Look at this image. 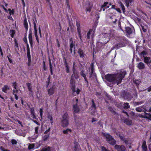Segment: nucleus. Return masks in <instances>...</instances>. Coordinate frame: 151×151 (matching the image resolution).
Instances as JSON below:
<instances>
[{"instance_id":"obj_29","label":"nucleus","mask_w":151,"mask_h":151,"mask_svg":"<svg viewBox=\"0 0 151 151\" xmlns=\"http://www.w3.org/2000/svg\"><path fill=\"white\" fill-rule=\"evenodd\" d=\"M73 42H71L70 43V51L71 53H72V48L73 47Z\"/></svg>"},{"instance_id":"obj_64","label":"nucleus","mask_w":151,"mask_h":151,"mask_svg":"<svg viewBox=\"0 0 151 151\" xmlns=\"http://www.w3.org/2000/svg\"><path fill=\"white\" fill-rule=\"evenodd\" d=\"M147 91L148 92L151 91V87H150L148 88Z\"/></svg>"},{"instance_id":"obj_14","label":"nucleus","mask_w":151,"mask_h":151,"mask_svg":"<svg viewBox=\"0 0 151 151\" xmlns=\"http://www.w3.org/2000/svg\"><path fill=\"white\" fill-rule=\"evenodd\" d=\"M144 62L147 64L150 63H151V59L150 57H145L144 58Z\"/></svg>"},{"instance_id":"obj_8","label":"nucleus","mask_w":151,"mask_h":151,"mask_svg":"<svg viewBox=\"0 0 151 151\" xmlns=\"http://www.w3.org/2000/svg\"><path fill=\"white\" fill-rule=\"evenodd\" d=\"M114 148L117 151H124L126 150V147L124 145H116L114 146Z\"/></svg>"},{"instance_id":"obj_9","label":"nucleus","mask_w":151,"mask_h":151,"mask_svg":"<svg viewBox=\"0 0 151 151\" xmlns=\"http://www.w3.org/2000/svg\"><path fill=\"white\" fill-rule=\"evenodd\" d=\"M138 115L139 117L148 118L151 120V114H150L145 112L144 115H143L141 114H139Z\"/></svg>"},{"instance_id":"obj_1","label":"nucleus","mask_w":151,"mask_h":151,"mask_svg":"<svg viewBox=\"0 0 151 151\" xmlns=\"http://www.w3.org/2000/svg\"><path fill=\"white\" fill-rule=\"evenodd\" d=\"M126 74L124 70L121 71L117 74H108L105 76V79L108 81L117 85L121 83L123 78Z\"/></svg>"},{"instance_id":"obj_60","label":"nucleus","mask_w":151,"mask_h":151,"mask_svg":"<svg viewBox=\"0 0 151 151\" xmlns=\"http://www.w3.org/2000/svg\"><path fill=\"white\" fill-rule=\"evenodd\" d=\"M14 96H15V99L17 100H18V97L17 96V95L16 94H14Z\"/></svg>"},{"instance_id":"obj_23","label":"nucleus","mask_w":151,"mask_h":151,"mask_svg":"<svg viewBox=\"0 0 151 151\" xmlns=\"http://www.w3.org/2000/svg\"><path fill=\"white\" fill-rule=\"evenodd\" d=\"M80 74L81 76H82L84 78L85 80L86 81H87L86 78V75L84 73V71L83 70H82L80 73Z\"/></svg>"},{"instance_id":"obj_52","label":"nucleus","mask_w":151,"mask_h":151,"mask_svg":"<svg viewBox=\"0 0 151 151\" xmlns=\"http://www.w3.org/2000/svg\"><path fill=\"white\" fill-rule=\"evenodd\" d=\"M34 29L35 30H37V27L36 23L35 22H34Z\"/></svg>"},{"instance_id":"obj_26","label":"nucleus","mask_w":151,"mask_h":151,"mask_svg":"<svg viewBox=\"0 0 151 151\" xmlns=\"http://www.w3.org/2000/svg\"><path fill=\"white\" fill-rule=\"evenodd\" d=\"M24 24L25 29L27 30L28 29V24L27 22V20L26 19H25L24 20Z\"/></svg>"},{"instance_id":"obj_36","label":"nucleus","mask_w":151,"mask_h":151,"mask_svg":"<svg viewBox=\"0 0 151 151\" xmlns=\"http://www.w3.org/2000/svg\"><path fill=\"white\" fill-rule=\"evenodd\" d=\"M134 82L137 85H139L140 83V81L139 80H135Z\"/></svg>"},{"instance_id":"obj_53","label":"nucleus","mask_w":151,"mask_h":151,"mask_svg":"<svg viewBox=\"0 0 151 151\" xmlns=\"http://www.w3.org/2000/svg\"><path fill=\"white\" fill-rule=\"evenodd\" d=\"M142 29L144 32H145L147 31L146 28H145V27L142 26H141Z\"/></svg>"},{"instance_id":"obj_18","label":"nucleus","mask_w":151,"mask_h":151,"mask_svg":"<svg viewBox=\"0 0 151 151\" xmlns=\"http://www.w3.org/2000/svg\"><path fill=\"white\" fill-rule=\"evenodd\" d=\"M9 89V88L7 85H5L2 88V91L5 93H7V90Z\"/></svg>"},{"instance_id":"obj_59","label":"nucleus","mask_w":151,"mask_h":151,"mask_svg":"<svg viewBox=\"0 0 151 151\" xmlns=\"http://www.w3.org/2000/svg\"><path fill=\"white\" fill-rule=\"evenodd\" d=\"M26 43L27 44V50H29V45H28V42H27V43Z\"/></svg>"},{"instance_id":"obj_37","label":"nucleus","mask_w":151,"mask_h":151,"mask_svg":"<svg viewBox=\"0 0 151 151\" xmlns=\"http://www.w3.org/2000/svg\"><path fill=\"white\" fill-rule=\"evenodd\" d=\"M65 66L66 68V71L67 73H68L69 72V66L67 63L65 65Z\"/></svg>"},{"instance_id":"obj_10","label":"nucleus","mask_w":151,"mask_h":151,"mask_svg":"<svg viewBox=\"0 0 151 151\" xmlns=\"http://www.w3.org/2000/svg\"><path fill=\"white\" fill-rule=\"evenodd\" d=\"M28 38L29 42L30 45L31 47H32L33 44V40L32 37V33L31 32H29V34L28 35Z\"/></svg>"},{"instance_id":"obj_16","label":"nucleus","mask_w":151,"mask_h":151,"mask_svg":"<svg viewBox=\"0 0 151 151\" xmlns=\"http://www.w3.org/2000/svg\"><path fill=\"white\" fill-rule=\"evenodd\" d=\"M34 108H30V112L31 114L32 115V117L34 119L36 118V116L35 115V112Z\"/></svg>"},{"instance_id":"obj_24","label":"nucleus","mask_w":151,"mask_h":151,"mask_svg":"<svg viewBox=\"0 0 151 151\" xmlns=\"http://www.w3.org/2000/svg\"><path fill=\"white\" fill-rule=\"evenodd\" d=\"M72 132V130L70 129H68L65 130H64L63 133L64 134H68Z\"/></svg>"},{"instance_id":"obj_4","label":"nucleus","mask_w":151,"mask_h":151,"mask_svg":"<svg viewBox=\"0 0 151 151\" xmlns=\"http://www.w3.org/2000/svg\"><path fill=\"white\" fill-rule=\"evenodd\" d=\"M103 135L105 137L106 140L108 143L112 145H114L116 143V140L109 134L103 133Z\"/></svg>"},{"instance_id":"obj_49","label":"nucleus","mask_w":151,"mask_h":151,"mask_svg":"<svg viewBox=\"0 0 151 151\" xmlns=\"http://www.w3.org/2000/svg\"><path fill=\"white\" fill-rule=\"evenodd\" d=\"M39 129L38 127H36L35 128V133L37 134L38 133V130Z\"/></svg>"},{"instance_id":"obj_45","label":"nucleus","mask_w":151,"mask_h":151,"mask_svg":"<svg viewBox=\"0 0 151 151\" xmlns=\"http://www.w3.org/2000/svg\"><path fill=\"white\" fill-rule=\"evenodd\" d=\"M11 142L13 145L16 144L17 143V141L14 139H12V140Z\"/></svg>"},{"instance_id":"obj_58","label":"nucleus","mask_w":151,"mask_h":151,"mask_svg":"<svg viewBox=\"0 0 151 151\" xmlns=\"http://www.w3.org/2000/svg\"><path fill=\"white\" fill-rule=\"evenodd\" d=\"M24 41L25 43H27V40L26 38H24Z\"/></svg>"},{"instance_id":"obj_15","label":"nucleus","mask_w":151,"mask_h":151,"mask_svg":"<svg viewBox=\"0 0 151 151\" xmlns=\"http://www.w3.org/2000/svg\"><path fill=\"white\" fill-rule=\"evenodd\" d=\"M27 85L29 91H30V94H32L33 91L32 90V86L30 83H27Z\"/></svg>"},{"instance_id":"obj_46","label":"nucleus","mask_w":151,"mask_h":151,"mask_svg":"<svg viewBox=\"0 0 151 151\" xmlns=\"http://www.w3.org/2000/svg\"><path fill=\"white\" fill-rule=\"evenodd\" d=\"M46 2L47 3L48 5L50 6H51V5L50 1H52V0H46Z\"/></svg>"},{"instance_id":"obj_20","label":"nucleus","mask_w":151,"mask_h":151,"mask_svg":"<svg viewBox=\"0 0 151 151\" xmlns=\"http://www.w3.org/2000/svg\"><path fill=\"white\" fill-rule=\"evenodd\" d=\"M78 53L79 54L81 58H83L84 57V55L83 53L82 50L79 49L78 50Z\"/></svg>"},{"instance_id":"obj_57","label":"nucleus","mask_w":151,"mask_h":151,"mask_svg":"<svg viewBox=\"0 0 151 151\" xmlns=\"http://www.w3.org/2000/svg\"><path fill=\"white\" fill-rule=\"evenodd\" d=\"M35 37H37L38 36L37 30H35Z\"/></svg>"},{"instance_id":"obj_6","label":"nucleus","mask_w":151,"mask_h":151,"mask_svg":"<svg viewBox=\"0 0 151 151\" xmlns=\"http://www.w3.org/2000/svg\"><path fill=\"white\" fill-rule=\"evenodd\" d=\"M78 99L76 98H75L73 99V111L75 113H78L80 111V109L77 106V102Z\"/></svg>"},{"instance_id":"obj_7","label":"nucleus","mask_w":151,"mask_h":151,"mask_svg":"<svg viewBox=\"0 0 151 151\" xmlns=\"http://www.w3.org/2000/svg\"><path fill=\"white\" fill-rule=\"evenodd\" d=\"M119 136L120 139L124 141V142L126 145H130L133 142V140L132 139H126L123 136L120 135H119Z\"/></svg>"},{"instance_id":"obj_56","label":"nucleus","mask_w":151,"mask_h":151,"mask_svg":"<svg viewBox=\"0 0 151 151\" xmlns=\"http://www.w3.org/2000/svg\"><path fill=\"white\" fill-rule=\"evenodd\" d=\"M69 0H66V4H67L68 7V8H69L70 6H69Z\"/></svg>"},{"instance_id":"obj_3","label":"nucleus","mask_w":151,"mask_h":151,"mask_svg":"<svg viewBox=\"0 0 151 151\" xmlns=\"http://www.w3.org/2000/svg\"><path fill=\"white\" fill-rule=\"evenodd\" d=\"M62 120L61 122V126L65 127L68 125V115L67 113H65L62 115Z\"/></svg>"},{"instance_id":"obj_39","label":"nucleus","mask_w":151,"mask_h":151,"mask_svg":"<svg viewBox=\"0 0 151 151\" xmlns=\"http://www.w3.org/2000/svg\"><path fill=\"white\" fill-rule=\"evenodd\" d=\"M15 32L14 30H12L11 31V36L12 37H13L14 35L15 34Z\"/></svg>"},{"instance_id":"obj_40","label":"nucleus","mask_w":151,"mask_h":151,"mask_svg":"<svg viewBox=\"0 0 151 151\" xmlns=\"http://www.w3.org/2000/svg\"><path fill=\"white\" fill-rule=\"evenodd\" d=\"M8 11L9 12V13L10 15H11L12 14H14L13 10H12L10 9H8Z\"/></svg>"},{"instance_id":"obj_41","label":"nucleus","mask_w":151,"mask_h":151,"mask_svg":"<svg viewBox=\"0 0 151 151\" xmlns=\"http://www.w3.org/2000/svg\"><path fill=\"white\" fill-rule=\"evenodd\" d=\"M27 56H28V58L29 62H30L31 60H30V59H29L30 58V55L29 50H27Z\"/></svg>"},{"instance_id":"obj_54","label":"nucleus","mask_w":151,"mask_h":151,"mask_svg":"<svg viewBox=\"0 0 151 151\" xmlns=\"http://www.w3.org/2000/svg\"><path fill=\"white\" fill-rule=\"evenodd\" d=\"M13 86H14V89H16L17 88L16 86H17V84L16 83H13Z\"/></svg>"},{"instance_id":"obj_38","label":"nucleus","mask_w":151,"mask_h":151,"mask_svg":"<svg viewBox=\"0 0 151 151\" xmlns=\"http://www.w3.org/2000/svg\"><path fill=\"white\" fill-rule=\"evenodd\" d=\"M50 67L51 74V75H52V65L50 61Z\"/></svg>"},{"instance_id":"obj_28","label":"nucleus","mask_w":151,"mask_h":151,"mask_svg":"<svg viewBox=\"0 0 151 151\" xmlns=\"http://www.w3.org/2000/svg\"><path fill=\"white\" fill-rule=\"evenodd\" d=\"M49 134L47 135H45L42 137V139L44 141L47 140L48 138L49 137Z\"/></svg>"},{"instance_id":"obj_17","label":"nucleus","mask_w":151,"mask_h":151,"mask_svg":"<svg viewBox=\"0 0 151 151\" xmlns=\"http://www.w3.org/2000/svg\"><path fill=\"white\" fill-rule=\"evenodd\" d=\"M142 148L143 151H147V146L146 145V142L145 141L143 142Z\"/></svg>"},{"instance_id":"obj_43","label":"nucleus","mask_w":151,"mask_h":151,"mask_svg":"<svg viewBox=\"0 0 151 151\" xmlns=\"http://www.w3.org/2000/svg\"><path fill=\"white\" fill-rule=\"evenodd\" d=\"M147 54V53L145 51H142V52L140 54V55L141 56H144L145 55H146Z\"/></svg>"},{"instance_id":"obj_2","label":"nucleus","mask_w":151,"mask_h":151,"mask_svg":"<svg viewBox=\"0 0 151 151\" xmlns=\"http://www.w3.org/2000/svg\"><path fill=\"white\" fill-rule=\"evenodd\" d=\"M78 75L77 73L74 72L72 75L70 81V86L72 90L73 94L74 95L79 94L80 91L79 89L77 88V90L75 89V81L74 78L78 79Z\"/></svg>"},{"instance_id":"obj_11","label":"nucleus","mask_w":151,"mask_h":151,"mask_svg":"<svg viewBox=\"0 0 151 151\" xmlns=\"http://www.w3.org/2000/svg\"><path fill=\"white\" fill-rule=\"evenodd\" d=\"M108 3L107 2H105L101 6V9L100 11L103 10V11H104L105 9L108 8L109 7V6H107Z\"/></svg>"},{"instance_id":"obj_30","label":"nucleus","mask_w":151,"mask_h":151,"mask_svg":"<svg viewBox=\"0 0 151 151\" xmlns=\"http://www.w3.org/2000/svg\"><path fill=\"white\" fill-rule=\"evenodd\" d=\"M130 106L129 105V104L128 103H126L124 104V108L125 109H128L129 108Z\"/></svg>"},{"instance_id":"obj_51","label":"nucleus","mask_w":151,"mask_h":151,"mask_svg":"<svg viewBox=\"0 0 151 151\" xmlns=\"http://www.w3.org/2000/svg\"><path fill=\"white\" fill-rule=\"evenodd\" d=\"M50 127L47 130H46L45 131V132H44V134H47V133H48L50 131Z\"/></svg>"},{"instance_id":"obj_47","label":"nucleus","mask_w":151,"mask_h":151,"mask_svg":"<svg viewBox=\"0 0 151 151\" xmlns=\"http://www.w3.org/2000/svg\"><path fill=\"white\" fill-rule=\"evenodd\" d=\"M136 110L137 111L141 112L142 111V109L140 108L137 107L136 108Z\"/></svg>"},{"instance_id":"obj_27","label":"nucleus","mask_w":151,"mask_h":151,"mask_svg":"<svg viewBox=\"0 0 151 151\" xmlns=\"http://www.w3.org/2000/svg\"><path fill=\"white\" fill-rule=\"evenodd\" d=\"M124 122L126 124L128 125H131L132 124L131 121L127 119H125L124 121Z\"/></svg>"},{"instance_id":"obj_13","label":"nucleus","mask_w":151,"mask_h":151,"mask_svg":"<svg viewBox=\"0 0 151 151\" xmlns=\"http://www.w3.org/2000/svg\"><path fill=\"white\" fill-rule=\"evenodd\" d=\"M137 67L139 69H143L145 68V65L142 62H140L137 64Z\"/></svg>"},{"instance_id":"obj_5","label":"nucleus","mask_w":151,"mask_h":151,"mask_svg":"<svg viewBox=\"0 0 151 151\" xmlns=\"http://www.w3.org/2000/svg\"><path fill=\"white\" fill-rule=\"evenodd\" d=\"M126 31L127 35L128 37L132 38L134 37V33L133 28L131 29L129 27H126Z\"/></svg>"},{"instance_id":"obj_19","label":"nucleus","mask_w":151,"mask_h":151,"mask_svg":"<svg viewBox=\"0 0 151 151\" xmlns=\"http://www.w3.org/2000/svg\"><path fill=\"white\" fill-rule=\"evenodd\" d=\"M110 18L111 19L113 23H115L117 21L116 17L114 15H113L111 17H110Z\"/></svg>"},{"instance_id":"obj_61","label":"nucleus","mask_w":151,"mask_h":151,"mask_svg":"<svg viewBox=\"0 0 151 151\" xmlns=\"http://www.w3.org/2000/svg\"><path fill=\"white\" fill-rule=\"evenodd\" d=\"M11 15H10L8 17V18L9 19H10V20H12V17L11 16Z\"/></svg>"},{"instance_id":"obj_34","label":"nucleus","mask_w":151,"mask_h":151,"mask_svg":"<svg viewBox=\"0 0 151 151\" xmlns=\"http://www.w3.org/2000/svg\"><path fill=\"white\" fill-rule=\"evenodd\" d=\"M38 134H37L36 136H35V138H33L31 137H29V139L30 141L32 142L33 140H34L35 139H36L37 138V137H38Z\"/></svg>"},{"instance_id":"obj_32","label":"nucleus","mask_w":151,"mask_h":151,"mask_svg":"<svg viewBox=\"0 0 151 151\" xmlns=\"http://www.w3.org/2000/svg\"><path fill=\"white\" fill-rule=\"evenodd\" d=\"M43 109L42 108H41L39 112L40 114V116L41 119H42V117L43 116Z\"/></svg>"},{"instance_id":"obj_42","label":"nucleus","mask_w":151,"mask_h":151,"mask_svg":"<svg viewBox=\"0 0 151 151\" xmlns=\"http://www.w3.org/2000/svg\"><path fill=\"white\" fill-rule=\"evenodd\" d=\"M19 91V90L17 89V88H16V89H14V90L13 91V94H17V93H18Z\"/></svg>"},{"instance_id":"obj_33","label":"nucleus","mask_w":151,"mask_h":151,"mask_svg":"<svg viewBox=\"0 0 151 151\" xmlns=\"http://www.w3.org/2000/svg\"><path fill=\"white\" fill-rule=\"evenodd\" d=\"M35 146L34 144H30L29 145L28 147V148L29 150H30L33 149Z\"/></svg>"},{"instance_id":"obj_35","label":"nucleus","mask_w":151,"mask_h":151,"mask_svg":"<svg viewBox=\"0 0 151 151\" xmlns=\"http://www.w3.org/2000/svg\"><path fill=\"white\" fill-rule=\"evenodd\" d=\"M77 31H78V34L79 37L80 39H81V30H80V28L79 27L77 28Z\"/></svg>"},{"instance_id":"obj_25","label":"nucleus","mask_w":151,"mask_h":151,"mask_svg":"<svg viewBox=\"0 0 151 151\" xmlns=\"http://www.w3.org/2000/svg\"><path fill=\"white\" fill-rule=\"evenodd\" d=\"M146 8L151 9V3L145 2L144 4Z\"/></svg>"},{"instance_id":"obj_22","label":"nucleus","mask_w":151,"mask_h":151,"mask_svg":"<svg viewBox=\"0 0 151 151\" xmlns=\"http://www.w3.org/2000/svg\"><path fill=\"white\" fill-rule=\"evenodd\" d=\"M87 5V6H88L86 7V11L87 12H89L91 10V8L92 7V5L90 4H88Z\"/></svg>"},{"instance_id":"obj_55","label":"nucleus","mask_w":151,"mask_h":151,"mask_svg":"<svg viewBox=\"0 0 151 151\" xmlns=\"http://www.w3.org/2000/svg\"><path fill=\"white\" fill-rule=\"evenodd\" d=\"M90 34H91L90 31H89L88 32V33L87 34V38L88 39H89L90 35Z\"/></svg>"},{"instance_id":"obj_63","label":"nucleus","mask_w":151,"mask_h":151,"mask_svg":"<svg viewBox=\"0 0 151 151\" xmlns=\"http://www.w3.org/2000/svg\"><path fill=\"white\" fill-rule=\"evenodd\" d=\"M8 59L10 63H12V60L9 57H8Z\"/></svg>"},{"instance_id":"obj_44","label":"nucleus","mask_w":151,"mask_h":151,"mask_svg":"<svg viewBox=\"0 0 151 151\" xmlns=\"http://www.w3.org/2000/svg\"><path fill=\"white\" fill-rule=\"evenodd\" d=\"M14 46L15 47H18V44L16 40H14Z\"/></svg>"},{"instance_id":"obj_21","label":"nucleus","mask_w":151,"mask_h":151,"mask_svg":"<svg viewBox=\"0 0 151 151\" xmlns=\"http://www.w3.org/2000/svg\"><path fill=\"white\" fill-rule=\"evenodd\" d=\"M54 92V88H50L48 90V93L50 95L52 94Z\"/></svg>"},{"instance_id":"obj_12","label":"nucleus","mask_w":151,"mask_h":151,"mask_svg":"<svg viewBox=\"0 0 151 151\" xmlns=\"http://www.w3.org/2000/svg\"><path fill=\"white\" fill-rule=\"evenodd\" d=\"M96 74L94 73L93 71V65H91V71L90 72V77H96Z\"/></svg>"},{"instance_id":"obj_48","label":"nucleus","mask_w":151,"mask_h":151,"mask_svg":"<svg viewBox=\"0 0 151 151\" xmlns=\"http://www.w3.org/2000/svg\"><path fill=\"white\" fill-rule=\"evenodd\" d=\"M92 105L91 107L94 109H96V106L94 102L93 101H92Z\"/></svg>"},{"instance_id":"obj_31","label":"nucleus","mask_w":151,"mask_h":151,"mask_svg":"<svg viewBox=\"0 0 151 151\" xmlns=\"http://www.w3.org/2000/svg\"><path fill=\"white\" fill-rule=\"evenodd\" d=\"M48 119L50 121V123L52 124L53 123L52 117L51 115H49L48 116Z\"/></svg>"},{"instance_id":"obj_50","label":"nucleus","mask_w":151,"mask_h":151,"mask_svg":"<svg viewBox=\"0 0 151 151\" xmlns=\"http://www.w3.org/2000/svg\"><path fill=\"white\" fill-rule=\"evenodd\" d=\"M102 151H109L107 150L104 147L102 146L101 147Z\"/></svg>"},{"instance_id":"obj_62","label":"nucleus","mask_w":151,"mask_h":151,"mask_svg":"<svg viewBox=\"0 0 151 151\" xmlns=\"http://www.w3.org/2000/svg\"><path fill=\"white\" fill-rule=\"evenodd\" d=\"M115 10H116L118 12H121V11L118 8V9H116Z\"/></svg>"}]
</instances>
